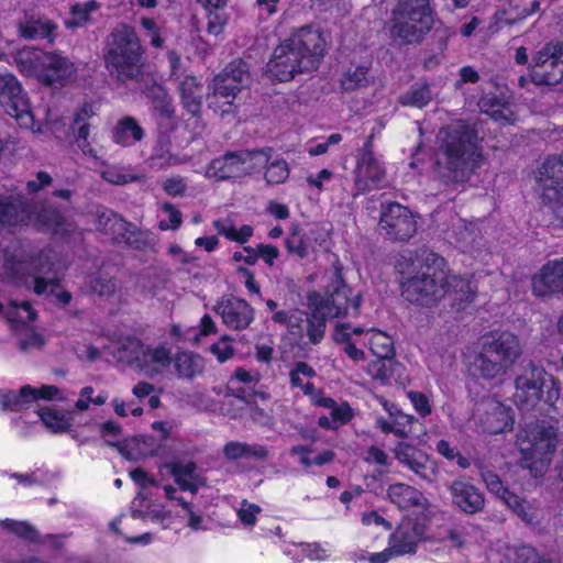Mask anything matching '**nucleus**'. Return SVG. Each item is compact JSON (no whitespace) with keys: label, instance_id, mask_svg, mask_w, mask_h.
Masks as SVG:
<instances>
[{"label":"nucleus","instance_id":"nucleus-1","mask_svg":"<svg viewBox=\"0 0 563 563\" xmlns=\"http://www.w3.org/2000/svg\"><path fill=\"white\" fill-rule=\"evenodd\" d=\"M396 267L401 275V296L410 303L431 307L446 295L464 302L470 301L475 294L472 284L451 275L446 261L434 252H405Z\"/></svg>","mask_w":563,"mask_h":563},{"label":"nucleus","instance_id":"nucleus-2","mask_svg":"<svg viewBox=\"0 0 563 563\" xmlns=\"http://www.w3.org/2000/svg\"><path fill=\"white\" fill-rule=\"evenodd\" d=\"M307 301L309 313L298 309L282 310L274 313L273 320L287 325L289 334L296 341L307 336L311 344H318L324 336L327 319L357 316L362 300L361 295L353 294L341 273L335 271L324 294L311 291L307 296Z\"/></svg>","mask_w":563,"mask_h":563},{"label":"nucleus","instance_id":"nucleus-3","mask_svg":"<svg viewBox=\"0 0 563 563\" xmlns=\"http://www.w3.org/2000/svg\"><path fill=\"white\" fill-rule=\"evenodd\" d=\"M323 32L302 26L283 40L273 51L265 68L266 76L277 82H288L297 75L316 70L325 52Z\"/></svg>","mask_w":563,"mask_h":563},{"label":"nucleus","instance_id":"nucleus-4","mask_svg":"<svg viewBox=\"0 0 563 563\" xmlns=\"http://www.w3.org/2000/svg\"><path fill=\"white\" fill-rule=\"evenodd\" d=\"M522 354L518 336L509 331H495L485 334L479 351L470 363L474 376L490 384L504 382L508 371Z\"/></svg>","mask_w":563,"mask_h":563},{"label":"nucleus","instance_id":"nucleus-5","mask_svg":"<svg viewBox=\"0 0 563 563\" xmlns=\"http://www.w3.org/2000/svg\"><path fill=\"white\" fill-rule=\"evenodd\" d=\"M438 165H443L456 177L479 166L482 147L476 130L464 121L442 128L438 134Z\"/></svg>","mask_w":563,"mask_h":563},{"label":"nucleus","instance_id":"nucleus-6","mask_svg":"<svg viewBox=\"0 0 563 563\" xmlns=\"http://www.w3.org/2000/svg\"><path fill=\"white\" fill-rule=\"evenodd\" d=\"M516 445L520 452V463L531 476H543L552 462L559 445V432L544 422H531L520 428Z\"/></svg>","mask_w":563,"mask_h":563},{"label":"nucleus","instance_id":"nucleus-7","mask_svg":"<svg viewBox=\"0 0 563 563\" xmlns=\"http://www.w3.org/2000/svg\"><path fill=\"white\" fill-rule=\"evenodd\" d=\"M560 398L558 380L539 365L530 362L515 378L514 402L521 411L537 409L540 405L553 407Z\"/></svg>","mask_w":563,"mask_h":563},{"label":"nucleus","instance_id":"nucleus-8","mask_svg":"<svg viewBox=\"0 0 563 563\" xmlns=\"http://www.w3.org/2000/svg\"><path fill=\"white\" fill-rule=\"evenodd\" d=\"M104 64L111 77L125 82L140 75L143 53L135 32L128 27L115 30L108 42Z\"/></svg>","mask_w":563,"mask_h":563},{"label":"nucleus","instance_id":"nucleus-9","mask_svg":"<svg viewBox=\"0 0 563 563\" xmlns=\"http://www.w3.org/2000/svg\"><path fill=\"white\" fill-rule=\"evenodd\" d=\"M432 24L429 0H399L393 11L390 34L399 43H417Z\"/></svg>","mask_w":563,"mask_h":563},{"label":"nucleus","instance_id":"nucleus-10","mask_svg":"<svg viewBox=\"0 0 563 563\" xmlns=\"http://www.w3.org/2000/svg\"><path fill=\"white\" fill-rule=\"evenodd\" d=\"M250 84L251 75L247 64L242 59L231 62L209 86V107L220 114L230 113L238 93Z\"/></svg>","mask_w":563,"mask_h":563},{"label":"nucleus","instance_id":"nucleus-11","mask_svg":"<svg viewBox=\"0 0 563 563\" xmlns=\"http://www.w3.org/2000/svg\"><path fill=\"white\" fill-rule=\"evenodd\" d=\"M365 335L367 345L372 353L378 358H390L394 355L393 339L385 332L371 329L364 331L361 327H352L349 323H336L332 338L335 343L343 345L344 353L353 361L365 360V353L358 349V338Z\"/></svg>","mask_w":563,"mask_h":563},{"label":"nucleus","instance_id":"nucleus-12","mask_svg":"<svg viewBox=\"0 0 563 563\" xmlns=\"http://www.w3.org/2000/svg\"><path fill=\"white\" fill-rule=\"evenodd\" d=\"M121 351L131 366L151 378L164 374L173 362L172 350L165 344H145L133 336L121 342Z\"/></svg>","mask_w":563,"mask_h":563},{"label":"nucleus","instance_id":"nucleus-13","mask_svg":"<svg viewBox=\"0 0 563 563\" xmlns=\"http://www.w3.org/2000/svg\"><path fill=\"white\" fill-rule=\"evenodd\" d=\"M540 205L563 220V156L547 158L536 174Z\"/></svg>","mask_w":563,"mask_h":563},{"label":"nucleus","instance_id":"nucleus-14","mask_svg":"<svg viewBox=\"0 0 563 563\" xmlns=\"http://www.w3.org/2000/svg\"><path fill=\"white\" fill-rule=\"evenodd\" d=\"M0 106L20 126L34 133L43 130L34 120L30 100L20 80L9 71L0 73Z\"/></svg>","mask_w":563,"mask_h":563},{"label":"nucleus","instance_id":"nucleus-15","mask_svg":"<svg viewBox=\"0 0 563 563\" xmlns=\"http://www.w3.org/2000/svg\"><path fill=\"white\" fill-rule=\"evenodd\" d=\"M25 264L19 263L11 278L27 288L32 287L36 295H45L55 300L60 306H66L71 299L70 292L62 288L56 278H46L43 275L53 271V264H38L34 266L32 273H24Z\"/></svg>","mask_w":563,"mask_h":563},{"label":"nucleus","instance_id":"nucleus-16","mask_svg":"<svg viewBox=\"0 0 563 563\" xmlns=\"http://www.w3.org/2000/svg\"><path fill=\"white\" fill-rule=\"evenodd\" d=\"M37 400H64V397L54 385H24L18 390H0V406L5 410L20 411Z\"/></svg>","mask_w":563,"mask_h":563},{"label":"nucleus","instance_id":"nucleus-17","mask_svg":"<svg viewBox=\"0 0 563 563\" xmlns=\"http://www.w3.org/2000/svg\"><path fill=\"white\" fill-rule=\"evenodd\" d=\"M515 423L512 409L504 402L490 398L478 408V427L485 433L498 434L510 431Z\"/></svg>","mask_w":563,"mask_h":563},{"label":"nucleus","instance_id":"nucleus-18","mask_svg":"<svg viewBox=\"0 0 563 563\" xmlns=\"http://www.w3.org/2000/svg\"><path fill=\"white\" fill-rule=\"evenodd\" d=\"M354 176L355 185L361 191L377 188L385 181V167L372 151L371 139L365 143L363 151L357 157Z\"/></svg>","mask_w":563,"mask_h":563},{"label":"nucleus","instance_id":"nucleus-19","mask_svg":"<svg viewBox=\"0 0 563 563\" xmlns=\"http://www.w3.org/2000/svg\"><path fill=\"white\" fill-rule=\"evenodd\" d=\"M379 224L394 240L406 241L417 231L415 216L399 203H389L383 209Z\"/></svg>","mask_w":563,"mask_h":563},{"label":"nucleus","instance_id":"nucleus-20","mask_svg":"<svg viewBox=\"0 0 563 563\" xmlns=\"http://www.w3.org/2000/svg\"><path fill=\"white\" fill-rule=\"evenodd\" d=\"M100 224L107 234L114 239H123L135 250H147L153 246V238L150 232L136 229L114 213H102Z\"/></svg>","mask_w":563,"mask_h":563},{"label":"nucleus","instance_id":"nucleus-21","mask_svg":"<svg viewBox=\"0 0 563 563\" xmlns=\"http://www.w3.org/2000/svg\"><path fill=\"white\" fill-rule=\"evenodd\" d=\"M426 534L427 527L424 523L406 519L389 536V551H393L396 556L415 554Z\"/></svg>","mask_w":563,"mask_h":563},{"label":"nucleus","instance_id":"nucleus-22","mask_svg":"<svg viewBox=\"0 0 563 563\" xmlns=\"http://www.w3.org/2000/svg\"><path fill=\"white\" fill-rule=\"evenodd\" d=\"M77 68L66 56L47 52L38 81L45 86L65 87L76 80Z\"/></svg>","mask_w":563,"mask_h":563},{"label":"nucleus","instance_id":"nucleus-23","mask_svg":"<svg viewBox=\"0 0 563 563\" xmlns=\"http://www.w3.org/2000/svg\"><path fill=\"white\" fill-rule=\"evenodd\" d=\"M395 457L398 462L421 479L433 482L438 476V466L424 452L416 449L406 442L398 443L394 449Z\"/></svg>","mask_w":563,"mask_h":563},{"label":"nucleus","instance_id":"nucleus-24","mask_svg":"<svg viewBox=\"0 0 563 563\" xmlns=\"http://www.w3.org/2000/svg\"><path fill=\"white\" fill-rule=\"evenodd\" d=\"M222 318V322L234 330L246 329L254 320L253 308L243 299L225 296L213 308Z\"/></svg>","mask_w":563,"mask_h":563},{"label":"nucleus","instance_id":"nucleus-25","mask_svg":"<svg viewBox=\"0 0 563 563\" xmlns=\"http://www.w3.org/2000/svg\"><path fill=\"white\" fill-rule=\"evenodd\" d=\"M388 498L401 509L412 510L427 519L430 514V503L427 497L417 488L404 483L390 485Z\"/></svg>","mask_w":563,"mask_h":563},{"label":"nucleus","instance_id":"nucleus-26","mask_svg":"<svg viewBox=\"0 0 563 563\" xmlns=\"http://www.w3.org/2000/svg\"><path fill=\"white\" fill-rule=\"evenodd\" d=\"M532 290L537 296L563 291V260L547 263L532 277Z\"/></svg>","mask_w":563,"mask_h":563},{"label":"nucleus","instance_id":"nucleus-27","mask_svg":"<svg viewBox=\"0 0 563 563\" xmlns=\"http://www.w3.org/2000/svg\"><path fill=\"white\" fill-rule=\"evenodd\" d=\"M453 504L466 514H475L484 508L483 494L471 483L454 481L450 486Z\"/></svg>","mask_w":563,"mask_h":563},{"label":"nucleus","instance_id":"nucleus-28","mask_svg":"<svg viewBox=\"0 0 563 563\" xmlns=\"http://www.w3.org/2000/svg\"><path fill=\"white\" fill-rule=\"evenodd\" d=\"M46 53L47 52L37 47L24 46L12 55V65H14L23 76L38 80L44 67Z\"/></svg>","mask_w":563,"mask_h":563},{"label":"nucleus","instance_id":"nucleus-29","mask_svg":"<svg viewBox=\"0 0 563 563\" xmlns=\"http://www.w3.org/2000/svg\"><path fill=\"white\" fill-rule=\"evenodd\" d=\"M168 468L176 484L184 492L195 495L200 487L206 485L203 476L192 462H174L168 465Z\"/></svg>","mask_w":563,"mask_h":563},{"label":"nucleus","instance_id":"nucleus-30","mask_svg":"<svg viewBox=\"0 0 563 563\" xmlns=\"http://www.w3.org/2000/svg\"><path fill=\"white\" fill-rule=\"evenodd\" d=\"M205 176L214 180L242 177L238 152H229L211 161L205 170Z\"/></svg>","mask_w":563,"mask_h":563},{"label":"nucleus","instance_id":"nucleus-31","mask_svg":"<svg viewBox=\"0 0 563 563\" xmlns=\"http://www.w3.org/2000/svg\"><path fill=\"white\" fill-rule=\"evenodd\" d=\"M55 24L44 18L25 13L18 22V32L25 40L46 38L52 35Z\"/></svg>","mask_w":563,"mask_h":563},{"label":"nucleus","instance_id":"nucleus-32","mask_svg":"<svg viewBox=\"0 0 563 563\" xmlns=\"http://www.w3.org/2000/svg\"><path fill=\"white\" fill-rule=\"evenodd\" d=\"M183 509L186 512L187 527L194 531H208L216 528L232 530L236 527V521L234 520H222L220 518L213 520L211 517L195 511L190 503H184Z\"/></svg>","mask_w":563,"mask_h":563},{"label":"nucleus","instance_id":"nucleus-33","mask_svg":"<svg viewBox=\"0 0 563 563\" xmlns=\"http://www.w3.org/2000/svg\"><path fill=\"white\" fill-rule=\"evenodd\" d=\"M144 137V130L132 117L118 121L113 129V141L122 146H131Z\"/></svg>","mask_w":563,"mask_h":563},{"label":"nucleus","instance_id":"nucleus-34","mask_svg":"<svg viewBox=\"0 0 563 563\" xmlns=\"http://www.w3.org/2000/svg\"><path fill=\"white\" fill-rule=\"evenodd\" d=\"M26 208L21 201H12L0 196V228H13L27 223Z\"/></svg>","mask_w":563,"mask_h":563},{"label":"nucleus","instance_id":"nucleus-35","mask_svg":"<svg viewBox=\"0 0 563 563\" xmlns=\"http://www.w3.org/2000/svg\"><path fill=\"white\" fill-rule=\"evenodd\" d=\"M285 554L291 556L294 563L300 562L303 556L311 561H325L331 556L332 548L328 543H300L285 550Z\"/></svg>","mask_w":563,"mask_h":563},{"label":"nucleus","instance_id":"nucleus-36","mask_svg":"<svg viewBox=\"0 0 563 563\" xmlns=\"http://www.w3.org/2000/svg\"><path fill=\"white\" fill-rule=\"evenodd\" d=\"M181 101L187 111L194 115L199 113L202 101V87L195 77L186 76L179 82Z\"/></svg>","mask_w":563,"mask_h":563},{"label":"nucleus","instance_id":"nucleus-37","mask_svg":"<svg viewBox=\"0 0 563 563\" xmlns=\"http://www.w3.org/2000/svg\"><path fill=\"white\" fill-rule=\"evenodd\" d=\"M40 419L52 433L67 432L74 421L73 413L55 408H44L37 412Z\"/></svg>","mask_w":563,"mask_h":563},{"label":"nucleus","instance_id":"nucleus-38","mask_svg":"<svg viewBox=\"0 0 563 563\" xmlns=\"http://www.w3.org/2000/svg\"><path fill=\"white\" fill-rule=\"evenodd\" d=\"M173 362L177 374L184 378H192L201 374L205 367L203 360L190 352L177 353Z\"/></svg>","mask_w":563,"mask_h":563},{"label":"nucleus","instance_id":"nucleus-39","mask_svg":"<svg viewBox=\"0 0 563 563\" xmlns=\"http://www.w3.org/2000/svg\"><path fill=\"white\" fill-rule=\"evenodd\" d=\"M478 107L482 112L488 114L498 122H508L512 115L506 101L495 95H486L481 98Z\"/></svg>","mask_w":563,"mask_h":563},{"label":"nucleus","instance_id":"nucleus-40","mask_svg":"<svg viewBox=\"0 0 563 563\" xmlns=\"http://www.w3.org/2000/svg\"><path fill=\"white\" fill-rule=\"evenodd\" d=\"M213 228L220 235L240 244L246 243L253 235V228L251 225L243 224L236 228L231 219H218L213 221Z\"/></svg>","mask_w":563,"mask_h":563},{"label":"nucleus","instance_id":"nucleus-41","mask_svg":"<svg viewBox=\"0 0 563 563\" xmlns=\"http://www.w3.org/2000/svg\"><path fill=\"white\" fill-rule=\"evenodd\" d=\"M38 227L52 231L55 234L65 235L69 233L74 224L65 219L55 209H45L37 216Z\"/></svg>","mask_w":563,"mask_h":563},{"label":"nucleus","instance_id":"nucleus-42","mask_svg":"<svg viewBox=\"0 0 563 563\" xmlns=\"http://www.w3.org/2000/svg\"><path fill=\"white\" fill-rule=\"evenodd\" d=\"M238 156L242 177L261 170L269 158L264 151H240Z\"/></svg>","mask_w":563,"mask_h":563},{"label":"nucleus","instance_id":"nucleus-43","mask_svg":"<svg viewBox=\"0 0 563 563\" xmlns=\"http://www.w3.org/2000/svg\"><path fill=\"white\" fill-rule=\"evenodd\" d=\"M223 454L228 460H239L249 456L264 459L267 455V451L261 445L251 446L242 442L232 441L224 445Z\"/></svg>","mask_w":563,"mask_h":563},{"label":"nucleus","instance_id":"nucleus-44","mask_svg":"<svg viewBox=\"0 0 563 563\" xmlns=\"http://www.w3.org/2000/svg\"><path fill=\"white\" fill-rule=\"evenodd\" d=\"M536 76L538 85H556L563 81V45L556 48L551 60L550 71H539L537 69Z\"/></svg>","mask_w":563,"mask_h":563},{"label":"nucleus","instance_id":"nucleus-45","mask_svg":"<svg viewBox=\"0 0 563 563\" xmlns=\"http://www.w3.org/2000/svg\"><path fill=\"white\" fill-rule=\"evenodd\" d=\"M372 77L368 74V67L356 66L347 69L342 78L341 86L344 90L351 91L369 85Z\"/></svg>","mask_w":563,"mask_h":563},{"label":"nucleus","instance_id":"nucleus-46","mask_svg":"<svg viewBox=\"0 0 563 563\" xmlns=\"http://www.w3.org/2000/svg\"><path fill=\"white\" fill-rule=\"evenodd\" d=\"M3 312L10 322L29 323L34 321L36 318V312L27 301L19 302L12 300L9 302L7 308H4Z\"/></svg>","mask_w":563,"mask_h":563},{"label":"nucleus","instance_id":"nucleus-47","mask_svg":"<svg viewBox=\"0 0 563 563\" xmlns=\"http://www.w3.org/2000/svg\"><path fill=\"white\" fill-rule=\"evenodd\" d=\"M506 505L528 525L539 522V510L516 494L508 497Z\"/></svg>","mask_w":563,"mask_h":563},{"label":"nucleus","instance_id":"nucleus-48","mask_svg":"<svg viewBox=\"0 0 563 563\" xmlns=\"http://www.w3.org/2000/svg\"><path fill=\"white\" fill-rule=\"evenodd\" d=\"M286 249L290 254L300 258L307 257L313 249L311 238L296 229L287 238Z\"/></svg>","mask_w":563,"mask_h":563},{"label":"nucleus","instance_id":"nucleus-49","mask_svg":"<svg viewBox=\"0 0 563 563\" xmlns=\"http://www.w3.org/2000/svg\"><path fill=\"white\" fill-rule=\"evenodd\" d=\"M431 99L432 95L429 86L426 84H416L400 97V103L402 106L423 108Z\"/></svg>","mask_w":563,"mask_h":563},{"label":"nucleus","instance_id":"nucleus-50","mask_svg":"<svg viewBox=\"0 0 563 563\" xmlns=\"http://www.w3.org/2000/svg\"><path fill=\"white\" fill-rule=\"evenodd\" d=\"M314 375L316 371L310 365L298 362L289 373L290 384L292 387L301 388L303 393H310L312 384L309 383V379Z\"/></svg>","mask_w":563,"mask_h":563},{"label":"nucleus","instance_id":"nucleus-51","mask_svg":"<svg viewBox=\"0 0 563 563\" xmlns=\"http://www.w3.org/2000/svg\"><path fill=\"white\" fill-rule=\"evenodd\" d=\"M159 229L163 231L176 230L183 222L181 212L172 203L165 202L159 209Z\"/></svg>","mask_w":563,"mask_h":563},{"label":"nucleus","instance_id":"nucleus-52","mask_svg":"<svg viewBox=\"0 0 563 563\" xmlns=\"http://www.w3.org/2000/svg\"><path fill=\"white\" fill-rule=\"evenodd\" d=\"M95 389L91 386H86L80 389L78 399L75 402V408L78 411H87L91 404L102 406L108 400L107 393H100L93 397Z\"/></svg>","mask_w":563,"mask_h":563},{"label":"nucleus","instance_id":"nucleus-53","mask_svg":"<svg viewBox=\"0 0 563 563\" xmlns=\"http://www.w3.org/2000/svg\"><path fill=\"white\" fill-rule=\"evenodd\" d=\"M262 509L260 506L249 503L247 500H242L236 508V517L239 522L244 528H253L257 521V516L261 514Z\"/></svg>","mask_w":563,"mask_h":563},{"label":"nucleus","instance_id":"nucleus-54","mask_svg":"<svg viewBox=\"0 0 563 563\" xmlns=\"http://www.w3.org/2000/svg\"><path fill=\"white\" fill-rule=\"evenodd\" d=\"M97 9L98 4L96 1L73 5L71 18L66 21V25L68 27L82 26L88 21L90 13Z\"/></svg>","mask_w":563,"mask_h":563},{"label":"nucleus","instance_id":"nucleus-55","mask_svg":"<svg viewBox=\"0 0 563 563\" xmlns=\"http://www.w3.org/2000/svg\"><path fill=\"white\" fill-rule=\"evenodd\" d=\"M150 159L153 166H158L161 168L177 166L187 162L186 158H180L177 155L172 154L168 148L164 146L155 147Z\"/></svg>","mask_w":563,"mask_h":563},{"label":"nucleus","instance_id":"nucleus-56","mask_svg":"<svg viewBox=\"0 0 563 563\" xmlns=\"http://www.w3.org/2000/svg\"><path fill=\"white\" fill-rule=\"evenodd\" d=\"M481 475L487 489L505 504L507 503L508 497L514 495V493L509 492L508 488L503 485L500 478L495 473L490 471H483Z\"/></svg>","mask_w":563,"mask_h":563},{"label":"nucleus","instance_id":"nucleus-57","mask_svg":"<svg viewBox=\"0 0 563 563\" xmlns=\"http://www.w3.org/2000/svg\"><path fill=\"white\" fill-rule=\"evenodd\" d=\"M555 46L547 45L543 49L537 53L533 58V67L531 70L532 80L538 85V78L536 76L537 69L539 71H550L551 69V60L556 52Z\"/></svg>","mask_w":563,"mask_h":563},{"label":"nucleus","instance_id":"nucleus-58","mask_svg":"<svg viewBox=\"0 0 563 563\" xmlns=\"http://www.w3.org/2000/svg\"><path fill=\"white\" fill-rule=\"evenodd\" d=\"M75 143L82 154L97 157V153L89 142L90 123L74 124Z\"/></svg>","mask_w":563,"mask_h":563},{"label":"nucleus","instance_id":"nucleus-59","mask_svg":"<svg viewBox=\"0 0 563 563\" xmlns=\"http://www.w3.org/2000/svg\"><path fill=\"white\" fill-rule=\"evenodd\" d=\"M288 176V164L283 159L271 163L265 173V178L269 184H282Z\"/></svg>","mask_w":563,"mask_h":563},{"label":"nucleus","instance_id":"nucleus-60","mask_svg":"<svg viewBox=\"0 0 563 563\" xmlns=\"http://www.w3.org/2000/svg\"><path fill=\"white\" fill-rule=\"evenodd\" d=\"M229 20L224 9H216L208 11V32L213 35L222 33Z\"/></svg>","mask_w":563,"mask_h":563},{"label":"nucleus","instance_id":"nucleus-61","mask_svg":"<svg viewBox=\"0 0 563 563\" xmlns=\"http://www.w3.org/2000/svg\"><path fill=\"white\" fill-rule=\"evenodd\" d=\"M437 451L449 461L456 460L457 465L462 468H467L470 466L468 460L461 455L460 452L455 448L451 446L445 440H440L437 443Z\"/></svg>","mask_w":563,"mask_h":563},{"label":"nucleus","instance_id":"nucleus-62","mask_svg":"<svg viewBox=\"0 0 563 563\" xmlns=\"http://www.w3.org/2000/svg\"><path fill=\"white\" fill-rule=\"evenodd\" d=\"M416 418L411 415L404 413L402 411L393 419L394 434L399 438H407L412 432V426Z\"/></svg>","mask_w":563,"mask_h":563},{"label":"nucleus","instance_id":"nucleus-63","mask_svg":"<svg viewBox=\"0 0 563 563\" xmlns=\"http://www.w3.org/2000/svg\"><path fill=\"white\" fill-rule=\"evenodd\" d=\"M333 177V173L323 168L317 174H308L305 177V184L307 187L316 189L320 194L324 189V185L329 183Z\"/></svg>","mask_w":563,"mask_h":563},{"label":"nucleus","instance_id":"nucleus-64","mask_svg":"<svg viewBox=\"0 0 563 563\" xmlns=\"http://www.w3.org/2000/svg\"><path fill=\"white\" fill-rule=\"evenodd\" d=\"M210 351L220 363L231 358L234 352L232 342L228 336H222L218 342L212 344Z\"/></svg>","mask_w":563,"mask_h":563}]
</instances>
